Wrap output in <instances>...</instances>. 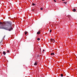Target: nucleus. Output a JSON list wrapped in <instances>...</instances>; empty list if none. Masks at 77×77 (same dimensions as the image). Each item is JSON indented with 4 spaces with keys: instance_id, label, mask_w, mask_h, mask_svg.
Masks as SVG:
<instances>
[{
    "instance_id": "1",
    "label": "nucleus",
    "mask_w": 77,
    "mask_h": 77,
    "mask_svg": "<svg viewBox=\"0 0 77 77\" xmlns=\"http://www.w3.org/2000/svg\"><path fill=\"white\" fill-rule=\"evenodd\" d=\"M12 22L11 21L5 22L3 23L0 22V29H5L8 31H11L13 30L12 27Z\"/></svg>"
},
{
    "instance_id": "2",
    "label": "nucleus",
    "mask_w": 77,
    "mask_h": 77,
    "mask_svg": "<svg viewBox=\"0 0 77 77\" xmlns=\"http://www.w3.org/2000/svg\"><path fill=\"white\" fill-rule=\"evenodd\" d=\"M51 42H53V43L55 42V40H54V39L53 38L51 39Z\"/></svg>"
},
{
    "instance_id": "3",
    "label": "nucleus",
    "mask_w": 77,
    "mask_h": 77,
    "mask_svg": "<svg viewBox=\"0 0 77 77\" xmlns=\"http://www.w3.org/2000/svg\"><path fill=\"white\" fill-rule=\"evenodd\" d=\"M40 31H39L38 32H37V34L38 35H39V34H40Z\"/></svg>"
},
{
    "instance_id": "4",
    "label": "nucleus",
    "mask_w": 77,
    "mask_h": 77,
    "mask_svg": "<svg viewBox=\"0 0 77 77\" xmlns=\"http://www.w3.org/2000/svg\"><path fill=\"white\" fill-rule=\"evenodd\" d=\"M3 54H4V55H5V54H6V53L5 52V51H4L3 52Z\"/></svg>"
},
{
    "instance_id": "5",
    "label": "nucleus",
    "mask_w": 77,
    "mask_h": 77,
    "mask_svg": "<svg viewBox=\"0 0 77 77\" xmlns=\"http://www.w3.org/2000/svg\"><path fill=\"white\" fill-rule=\"evenodd\" d=\"M75 11H76V10H75V9H74L73 10H72V11H73V12H75Z\"/></svg>"
},
{
    "instance_id": "6",
    "label": "nucleus",
    "mask_w": 77,
    "mask_h": 77,
    "mask_svg": "<svg viewBox=\"0 0 77 77\" xmlns=\"http://www.w3.org/2000/svg\"><path fill=\"white\" fill-rule=\"evenodd\" d=\"M51 55H54V53H51Z\"/></svg>"
},
{
    "instance_id": "7",
    "label": "nucleus",
    "mask_w": 77,
    "mask_h": 77,
    "mask_svg": "<svg viewBox=\"0 0 77 77\" xmlns=\"http://www.w3.org/2000/svg\"><path fill=\"white\" fill-rule=\"evenodd\" d=\"M37 65V63L36 62L35 63H34V65Z\"/></svg>"
},
{
    "instance_id": "8",
    "label": "nucleus",
    "mask_w": 77,
    "mask_h": 77,
    "mask_svg": "<svg viewBox=\"0 0 77 77\" xmlns=\"http://www.w3.org/2000/svg\"><path fill=\"white\" fill-rule=\"evenodd\" d=\"M61 77H63V74H61L60 75Z\"/></svg>"
},
{
    "instance_id": "9",
    "label": "nucleus",
    "mask_w": 77,
    "mask_h": 77,
    "mask_svg": "<svg viewBox=\"0 0 77 77\" xmlns=\"http://www.w3.org/2000/svg\"><path fill=\"white\" fill-rule=\"evenodd\" d=\"M52 31V30L51 29H50V32L51 33V32Z\"/></svg>"
},
{
    "instance_id": "10",
    "label": "nucleus",
    "mask_w": 77,
    "mask_h": 77,
    "mask_svg": "<svg viewBox=\"0 0 77 77\" xmlns=\"http://www.w3.org/2000/svg\"><path fill=\"white\" fill-rule=\"evenodd\" d=\"M37 40H38V41H39V40H40V38H37Z\"/></svg>"
},
{
    "instance_id": "11",
    "label": "nucleus",
    "mask_w": 77,
    "mask_h": 77,
    "mask_svg": "<svg viewBox=\"0 0 77 77\" xmlns=\"http://www.w3.org/2000/svg\"><path fill=\"white\" fill-rule=\"evenodd\" d=\"M32 11H35V10L34 9H32Z\"/></svg>"
},
{
    "instance_id": "12",
    "label": "nucleus",
    "mask_w": 77,
    "mask_h": 77,
    "mask_svg": "<svg viewBox=\"0 0 77 77\" xmlns=\"http://www.w3.org/2000/svg\"><path fill=\"white\" fill-rule=\"evenodd\" d=\"M32 5H33V6H35V4H32Z\"/></svg>"
},
{
    "instance_id": "13",
    "label": "nucleus",
    "mask_w": 77,
    "mask_h": 77,
    "mask_svg": "<svg viewBox=\"0 0 77 77\" xmlns=\"http://www.w3.org/2000/svg\"><path fill=\"white\" fill-rule=\"evenodd\" d=\"M27 32H25V35H27Z\"/></svg>"
},
{
    "instance_id": "14",
    "label": "nucleus",
    "mask_w": 77,
    "mask_h": 77,
    "mask_svg": "<svg viewBox=\"0 0 77 77\" xmlns=\"http://www.w3.org/2000/svg\"><path fill=\"white\" fill-rule=\"evenodd\" d=\"M63 3H65V4H66V3H67V2H64Z\"/></svg>"
},
{
    "instance_id": "15",
    "label": "nucleus",
    "mask_w": 77,
    "mask_h": 77,
    "mask_svg": "<svg viewBox=\"0 0 77 77\" xmlns=\"http://www.w3.org/2000/svg\"><path fill=\"white\" fill-rule=\"evenodd\" d=\"M34 9L35 10V11H36V8Z\"/></svg>"
},
{
    "instance_id": "16",
    "label": "nucleus",
    "mask_w": 77,
    "mask_h": 77,
    "mask_svg": "<svg viewBox=\"0 0 77 77\" xmlns=\"http://www.w3.org/2000/svg\"><path fill=\"white\" fill-rule=\"evenodd\" d=\"M7 52H8V53H9V50H8L7 51Z\"/></svg>"
},
{
    "instance_id": "17",
    "label": "nucleus",
    "mask_w": 77,
    "mask_h": 77,
    "mask_svg": "<svg viewBox=\"0 0 77 77\" xmlns=\"http://www.w3.org/2000/svg\"><path fill=\"white\" fill-rule=\"evenodd\" d=\"M40 9L41 10H42V9H43V8H41Z\"/></svg>"
},
{
    "instance_id": "18",
    "label": "nucleus",
    "mask_w": 77,
    "mask_h": 77,
    "mask_svg": "<svg viewBox=\"0 0 77 77\" xmlns=\"http://www.w3.org/2000/svg\"><path fill=\"white\" fill-rule=\"evenodd\" d=\"M54 2H56V1H55V0H54Z\"/></svg>"
},
{
    "instance_id": "19",
    "label": "nucleus",
    "mask_w": 77,
    "mask_h": 77,
    "mask_svg": "<svg viewBox=\"0 0 77 77\" xmlns=\"http://www.w3.org/2000/svg\"><path fill=\"white\" fill-rule=\"evenodd\" d=\"M43 51H45V50H43Z\"/></svg>"
},
{
    "instance_id": "20",
    "label": "nucleus",
    "mask_w": 77,
    "mask_h": 77,
    "mask_svg": "<svg viewBox=\"0 0 77 77\" xmlns=\"http://www.w3.org/2000/svg\"><path fill=\"white\" fill-rule=\"evenodd\" d=\"M62 1H65V0H62Z\"/></svg>"
}]
</instances>
